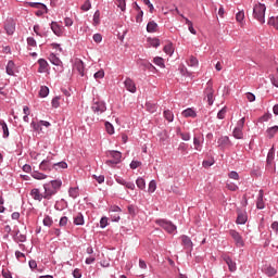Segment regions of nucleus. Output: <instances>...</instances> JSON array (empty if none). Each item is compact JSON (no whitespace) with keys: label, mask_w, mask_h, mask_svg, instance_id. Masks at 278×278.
I'll return each instance as SVG.
<instances>
[{"label":"nucleus","mask_w":278,"mask_h":278,"mask_svg":"<svg viewBox=\"0 0 278 278\" xmlns=\"http://www.w3.org/2000/svg\"><path fill=\"white\" fill-rule=\"evenodd\" d=\"M137 10H139V13L136 16L137 23H142V16H144V12L140 11V7L137 5Z\"/></svg>","instance_id":"49"},{"label":"nucleus","mask_w":278,"mask_h":278,"mask_svg":"<svg viewBox=\"0 0 278 278\" xmlns=\"http://www.w3.org/2000/svg\"><path fill=\"white\" fill-rule=\"evenodd\" d=\"M68 194L70 197H72V199H77L79 197V188L77 187L70 188Z\"/></svg>","instance_id":"29"},{"label":"nucleus","mask_w":278,"mask_h":278,"mask_svg":"<svg viewBox=\"0 0 278 278\" xmlns=\"http://www.w3.org/2000/svg\"><path fill=\"white\" fill-rule=\"evenodd\" d=\"M38 64H39V73H45V71H47V66H49V63H47L45 59H39Z\"/></svg>","instance_id":"23"},{"label":"nucleus","mask_w":278,"mask_h":278,"mask_svg":"<svg viewBox=\"0 0 278 278\" xmlns=\"http://www.w3.org/2000/svg\"><path fill=\"white\" fill-rule=\"evenodd\" d=\"M237 22L242 23L244 21V11H239L236 15Z\"/></svg>","instance_id":"52"},{"label":"nucleus","mask_w":278,"mask_h":278,"mask_svg":"<svg viewBox=\"0 0 278 278\" xmlns=\"http://www.w3.org/2000/svg\"><path fill=\"white\" fill-rule=\"evenodd\" d=\"M180 137L182 138V140L188 141L190 140V132H181Z\"/></svg>","instance_id":"63"},{"label":"nucleus","mask_w":278,"mask_h":278,"mask_svg":"<svg viewBox=\"0 0 278 278\" xmlns=\"http://www.w3.org/2000/svg\"><path fill=\"white\" fill-rule=\"evenodd\" d=\"M182 116L185 118H195L197 112H194V110H192V109H187V110L182 111Z\"/></svg>","instance_id":"22"},{"label":"nucleus","mask_w":278,"mask_h":278,"mask_svg":"<svg viewBox=\"0 0 278 278\" xmlns=\"http://www.w3.org/2000/svg\"><path fill=\"white\" fill-rule=\"evenodd\" d=\"M101 13L99 11H96L93 14V25H99L101 23Z\"/></svg>","instance_id":"40"},{"label":"nucleus","mask_w":278,"mask_h":278,"mask_svg":"<svg viewBox=\"0 0 278 278\" xmlns=\"http://www.w3.org/2000/svg\"><path fill=\"white\" fill-rule=\"evenodd\" d=\"M245 97L248 99V101H250V103H253V101H255V94L248 92L245 93Z\"/></svg>","instance_id":"61"},{"label":"nucleus","mask_w":278,"mask_h":278,"mask_svg":"<svg viewBox=\"0 0 278 278\" xmlns=\"http://www.w3.org/2000/svg\"><path fill=\"white\" fill-rule=\"evenodd\" d=\"M114 1H115V5H117V8L122 10V12H125V8L127 5L125 0H114Z\"/></svg>","instance_id":"37"},{"label":"nucleus","mask_w":278,"mask_h":278,"mask_svg":"<svg viewBox=\"0 0 278 278\" xmlns=\"http://www.w3.org/2000/svg\"><path fill=\"white\" fill-rule=\"evenodd\" d=\"M74 71L78 72V74L80 75V77H84V61L81 60H77L74 64Z\"/></svg>","instance_id":"13"},{"label":"nucleus","mask_w":278,"mask_h":278,"mask_svg":"<svg viewBox=\"0 0 278 278\" xmlns=\"http://www.w3.org/2000/svg\"><path fill=\"white\" fill-rule=\"evenodd\" d=\"M60 99H61L60 97H55L52 99V108H55V109L60 108Z\"/></svg>","instance_id":"57"},{"label":"nucleus","mask_w":278,"mask_h":278,"mask_svg":"<svg viewBox=\"0 0 278 278\" xmlns=\"http://www.w3.org/2000/svg\"><path fill=\"white\" fill-rule=\"evenodd\" d=\"M1 125H2L3 138H8V136H10V130L8 129V124H5V122H3Z\"/></svg>","instance_id":"46"},{"label":"nucleus","mask_w":278,"mask_h":278,"mask_svg":"<svg viewBox=\"0 0 278 278\" xmlns=\"http://www.w3.org/2000/svg\"><path fill=\"white\" fill-rule=\"evenodd\" d=\"M90 8H92V4L90 3V0H87L83 5H81V10L84 12H88V10H90Z\"/></svg>","instance_id":"54"},{"label":"nucleus","mask_w":278,"mask_h":278,"mask_svg":"<svg viewBox=\"0 0 278 278\" xmlns=\"http://www.w3.org/2000/svg\"><path fill=\"white\" fill-rule=\"evenodd\" d=\"M227 114V108H223L218 113H217V118H219V121H223V118H225V115Z\"/></svg>","instance_id":"48"},{"label":"nucleus","mask_w":278,"mask_h":278,"mask_svg":"<svg viewBox=\"0 0 278 278\" xmlns=\"http://www.w3.org/2000/svg\"><path fill=\"white\" fill-rule=\"evenodd\" d=\"M180 240H181L182 245L185 247V249L192 250L193 243H192V240L190 239V237L184 235V236L180 237Z\"/></svg>","instance_id":"14"},{"label":"nucleus","mask_w":278,"mask_h":278,"mask_svg":"<svg viewBox=\"0 0 278 278\" xmlns=\"http://www.w3.org/2000/svg\"><path fill=\"white\" fill-rule=\"evenodd\" d=\"M253 16L254 18H256V21H258V23H262V25H264V23H266V4L257 2L253 7Z\"/></svg>","instance_id":"1"},{"label":"nucleus","mask_w":278,"mask_h":278,"mask_svg":"<svg viewBox=\"0 0 278 278\" xmlns=\"http://www.w3.org/2000/svg\"><path fill=\"white\" fill-rule=\"evenodd\" d=\"M74 225H84V215L81 213H77L74 216Z\"/></svg>","instance_id":"28"},{"label":"nucleus","mask_w":278,"mask_h":278,"mask_svg":"<svg viewBox=\"0 0 278 278\" xmlns=\"http://www.w3.org/2000/svg\"><path fill=\"white\" fill-rule=\"evenodd\" d=\"M147 31L149 34H154V31H157V23L154 21L149 22L147 25Z\"/></svg>","instance_id":"21"},{"label":"nucleus","mask_w":278,"mask_h":278,"mask_svg":"<svg viewBox=\"0 0 278 278\" xmlns=\"http://www.w3.org/2000/svg\"><path fill=\"white\" fill-rule=\"evenodd\" d=\"M228 177H229L230 179H235L236 181H238V179H240V175L238 174V172H235V170L230 172V173L228 174Z\"/></svg>","instance_id":"53"},{"label":"nucleus","mask_w":278,"mask_h":278,"mask_svg":"<svg viewBox=\"0 0 278 278\" xmlns=\"http://www.w3.org/2000/svg\"><path fill=\"white\" fill-rule=\"evenodd\" d=\"M31 177L34 179H38V180H42V179H47V175L40 173V172H33L31 173Z\"/></svg>","instance_id":"33"},{"label":"nucleus","mask_w":278,"mask_h":278,"mask_svg":"<svg viewBox=\"0 0 278 278\" xmlns=\"http://www.w3.org/2000/svg\"><path fill=\"white\" fill-rule=\"evenodd\" d=\"M247 223V215L244 214H239L237 217V224L238 225H244Z\"/></svg>","instance_id":"41"},{"label":"nucleus","mask_w":278,"mask_h":278,"mask_svg":"<svg viewBox=\"0 0 278 278\" xmlns=\"http://www.w3.org/2000/svg\"><path fill=\"white\" fill-rule=\"evenodd\" d=\"M26 4L29 5V8H36L37 10H45V12L47 13V5L40 2H27Z\"/></svg>","instance_id":"20"},{"label":"nucleus","mask_w":278,"mask_h":278,"mask_svg":"<svg viewBox=\"0 0 278 278\" xmlns=\"http://www.w3.org/2000/svg\"><path fill=\"white\" fill-rule=\"evenodd\" d=\"M273 160H275V148H271L267 154V164H273Z\"/></svg>","instance_id":"36"},{"label":"nucleus","mask_w":278,"mask_h":278,"mask_svg":"<svg viewBox=\"0 0 278 278\" xmlns=\"http://www.w3.org/2000/svg\"><path fill=\"white\" fill-rule=\"evenodd\" d=\"M188 64L189 66H199V60H197L194 56H190Z\"/></svg>","instance_id":"55"},{"label":"nucleus","mask_w":278,"mask_h":278,"mask_svg":"<svg viewBox=\"0 0 278 278\" xmlns=\"http://www.w3.org/2000/svg\"><path fill=\"white\" fill-rule=\"evenodd\" d=\"M14 73H16V65L14 61H9L7 64V75L14 76Z\"/></svg>","instance_id":"18"},{"label":"nucleus","mask_w":278,"mask_h":278,"mask_svg":"<svg viewBox=\"0 0 278 278\" xmlns=\"http://www.w3.org/2000/svg\"><path fill=\"white\" fill-rule=\"evenodd\" d=\"M27 45L28 47H36V39H34V37H28Z\"/></svg>","instance_id":"60"},{"label":"nucleus","mask_w":278,"mask_h":278,"mask_svg":"<svg viewBox=\"0 0 278 278\" xmlns=\"http://www.w3.org/2000/svg\"><path fill=\"white\" fill-rule=\"evenodd\" d=\"M43 225L45 227H51V225H53V219L49 215H47L43 218Z\"/></svg>","instance_id":"45"},{"label":"nucleus","mask_w":278,"mask_h":278,"mask_svg":"<svg viewBox=\"0 0 278 278\" xmlns=\"http://www.w3.org/2000/svg\"><path fill=\"white\" fill-rule=\"evenodd\" d=\"M266 275H268V277H274V275H277V269H275V267L273 266H268L265 269Z\"/></svg>","instance_id":"38"},{"label":"nucleus","mask_w":278,"mask_h":278,"mask_svg":"<svg viewBox=\"0 0 278 278\" xmlns=\"http://www.w3.org/2000/svg\"><path fill=\"white\" fill-rule=\"evenodd\" d=\"M223 260H224V262H226V264H227V266H228V268H229V270H230V273H235V270H236V262H233V260H231V257H229V256H227V255H224L223 256Z\"/></svg>","instance_id":"12"},{"label":"nucleus","mask_w":278,"mask_h":278,"mask_svg":"<svg viewBox=\"0 0 278 278\" xmlns=\"http://www.w3.org/2000/svg\"><path fill=\"white\" fill-rule=\"evenodd\" d=\"M230 236L235 240L237 247H244V240L242 236L236 230H230Z\"/></svg>","instance_id":"8"},{"label":"nucleus","mask_w":278,"mask_h":278,"mask_svg":"<svg viewBox=\"0 0 278 278\" xmlns=\"http://www.w3.org/2000/svg\"><path fill=\"white\" fill-rule=\"evenodd\" d=\"M136 185L139 190H144V188H147V181H144V178L142 177L137 178Z\"/></svg>","instance_id":"26"},{"label":"nucleus","mask_w":278,"mask_h":278,"mask_svg":"<svg viewBox=\"0 0 278 278\" xmlns=\"http://www.w3.org/2000/svg\"><path fill=\"white\" fill-rule=\"evenodd\" d=\"M51 29L55 36H62L64 34V27H62L58 22L51 23Z\"/></svg>","instance_id":"10"},{"label":"nucleus","mask_w":278,"mask_h":278,"mask_svg":"<svg viewBox=\"0 0 278 278\" xmlns=\"http://www.w3.org/2000/svg\"><path fill=\"white\" fill-rule=\"evenodd\" d=\"M2 276L4 278H12V274L9 270H5V269L2 270Z\"/></svg>","instance_id":"64"},{"label":"nucleus","mask_w":278,"mask_h":278,"mask_svg":"<svg viewBox=\"0 0 278 278\" xmlns=\"http://www.w3.org/2000/svg\"><path fill=\"white\" fill-rule=\"evenodd\" d=\"M245 118L242 117L241 119H239L237 127L233 129L232 131V136L233 138H236L237 140H242V138H244V134L242 132V129H244V123H245Z\"/></svg>","instance_id":"4"},{"label":"nucleus","mask_w":278,"mask_h":278,"mask_svg":"<svg viewBox=\"0 0 278 278\" xmlns=\"http://www.w3.org/2000/svg\"><path fill=\"white\" fill-rule=\"evenodd\" d=\"M141 165H142V163L139 162V161H132V162L130 163V168H132V170H135V168H138V167L141 166Z\"/></svg>","instance_id":"58"},{"label":"nucleus","mask_w":278,"mask_h":278,"mask_svg":"<svg viewBox=\"0 0 278 278\" xmlns=\"http://www.w3.org/2000/svg\"><path fill=\"white\" fill-rule=\"evenodd\" d=\"M163 51L167 55H173V53H175V48H173V43H168L164 47Z\"/></svg>","instance_id":"31"},{"label":"nucleus","mask_w":278,"mask_h":278,"mask_svg":"<svg viewBox=\"0 0 278 278\" xmlns=\"http://www.w3.org/2000/svg\"><path fill=\"white\" fill-rule=\"evenodd\" d=\"M278 131V126H274L267 129L268 138H275V134Z\"/></svg>","instance_id":"35"},{"label":"nucleus","mask_w":278,"mask_h":278,"mask_svg":"<svg viewBox=\"0 0 278 278\" xmlns=\"http://www.w3.org/2000/svg\"><path fill=\"white\" fill-rule=\"evenodd\" d=\"M193 147H194L195 151H202L203 144H202L201 139L199 137L193 138Z\"/></svg>","instance_id":"24"},{"label":"nucleus","mask_w":278,"mask_h":278,"mask_svg":"<svg viewBox=\"0 0 278 278\" xmlns=\"http://www.w3.org/2000/svg\"><path fill=\"white\" fill-rule=\"evenodd\" d=\"M43 199H51V197H53L54 194H58V191L53 189V187L49 184L43 185Z\"/></svg>","instance_id":"7"},{"label":"nucleus","mask_w":278,"mask_h":278,"mask_svg":"<svg viewBox=\"0 0 278 278\" xmlns=\"http://www.w3.org/2000/svg\"><path fill=\"white\" fill-rule=\"evenodd\" d=\"M108 157H112V160L121 163V160H123V153L112 150L108 152Z\"/></svg>","instance_id":"15"},{"label":"nucleus","mask_w":278,"mask_h":278,"mask_svg":"<svg viewBox=\"0 0 278 278\" xmlns=\"http://www.w3.org/2000/svg\"><path fill=\"white\" fill-rule=\"evenodd\" d=\"M149 192L153 193L155 192V190H157V184L155 182V180H151L149 182Z\"/></svg>","instance_id":"42"},{"label":"nucleus","mask_w":278,"mask_h":278,"mask_svg":"<svg viewBox=\"0 0 278 278\" xmlns=\"http://www.w3.org/2000/svg\"><path fill=\"white\" fill-rule=\"evenodd\" d=\"M49 60L51 64H54V66H60V64H62L60 58H58L54 53L50 54Z\"/></svg>","instance_id":"25"},{"label":"nucleus","mask_w":278,"mask_h":278,"mask_svg":"<svg viewBox=\"0 0 278 278\" xmlns=\"http://www.w3.org/2000/svg\"><path fill=\"white\" fill-rule=\"evenodd\" d=\"M48 185L58 192V190L62 188V180H51L50 182H48Z\"/></svg>","instance_id":"27"},{"label":"nucleus","mask_w":278,"mask_h":278,"mask_svg":"<svg viewBox=\"0 0 278 278\" xmlns=\"http://www.w3.org/2000/svg\"><path fill=\"white\" fill-rule=\"evenodd\" d=\"M217 144L222 150L229 149V147H233V143L231 142L228 136L219 137L217 140Z\"/></svg>","instance_id":"6"},{"label":"nucleus","mask_w":278,"mask_h":278,"mask_svg":"<svg viewBox=\"0 0 278 278\" xmlns=\"http://www.w3.org/2000/svg\"><path fill=\"white\" fill-rule=\"evenodd\" d=\"M153 62H154V64H156V66L164 68V59L156 56V58H154Z\"/></svg>","instance_id":"43"},{"label":"nucleus","mask_w":278,"mask_h":278,"mask_svg":"<svg viewBox=\"0 0 278 278\" xmlns=\"http://www.w3.org/2000/svg\"><path fill=\"white\" fill-rule=\"evenodd\" d=\"M91 110L97 121H103V116L101 115L103 114V112H105V110H108V106H105V102L96 101L92 103Z\"/></svg>","instance_id":"2"},{"label":"nucleus","mask_w":278,"mask_h":278,"mask_svg":"<svg viewBox=\"0 0 278 278\" xmlns=\"http://www.w3.org/2000/svg\"><path fill=\"white\" fill-rule=\"evenodd\" d=\"M125 88L126 90H128V92H136V83H134L131 80V78H126V80L124 81Z\"/></svg>","instance_id":"11"},{"label":"nucleus","mask_w":278,"mask_h":278,"mask_svg":"<svg viewBox=\"0 0 278 278\" xmlns=\"http://www.w3.org/2000/svg\"><path fill=\"white\" fill-rule=\"evenodd\" d=\"M256 207L257 210H264L265 205H264V190H260L258 192V198L256 201Z\"/></svg>","instance_id":"16"},{"label":"nucleus","mask_w":278,"mask_h":278,"mask_svg":"<svg viewBox=\"0 0 278 278\" xmlns=\"http://www.w3.org/2000/svg\"><path fill=\"white\" fill-rule=\"evenodd\" d=\"M226 188H228V190H230L231 192H236V190H238V186L229 181L226 184Z\"/></svg>","instance_id":"47"},{"label":"nucleus","mask_w":278,"mask_h":278,"mask_svg":"<svg viewBox=\"0 0 278 278\" xmlns=\"http://www.w3.org/2000/svg\"><path fill=\"white\" fill-rule=\"evenodd\" d=\"M73 277L74 278H81V270L79 268L74 269Z\"/></svg>","instance_id":"62"},{"label":"nucleus","mask_w":278,"mask_h":278,"mask_svg":"<svg viewBox=\"0 0 278 278\" xmlns=\"http://www.w3.org/2000/svg\"><path fill=\"white\" fill-rule=\"evenodd\" d=\"M204 94L207 99V104L214 105V83L212 80L207 81Z\"/></svg>","instance_id":"3"},{"label":"nucleus","mask_w":278,"mask_h":278,"mask_svg":"<svg viewBox=\"0 0 278 278\" xmlns=\"http://www.w3.org/2000/svg\"><path fill=\"white\" fill-rule=\"evenodd\" d=\"M105 129H106L108 134H110V135L114 134V126L112 124H110V122H105Z\"/></svg>","instance_id":"51"},{"label":"nucleus","mask_w":278,"mask_h":278,"mask_svg":"<svg viewBox=\"0 0 278 278\" xmlns=\"http://www.w3.org/2000/svg\"><path fill=\"white\" fill-rule=\"evenodd\" d=\"M156 225L162 227L167 233H173L174 231H177V226H175L173 223L165 220V219H157Z\"/></svg>","instance_id":"5"},{"label":"nucleus","mask_w":278,"mask_h":278,"mask_svg":"<svg viewBox=\"0 0 278 278\" xmlns=\"http://www.w3.org/2000/svg\"><path fill=\"white\" fill-rule=\"evenodd\" d=\"M4 29L9 36H12V34H14L16 30V23H14L12 20H9L4 25Z\"/></svg>","instance_id":"9"},{"label":"nucleus","mask_w":278,"mask_h":278,"mask_svg":"<svg viewBox=\"0 0 278 278\" xmlns=\"http://www.w3.org/2000/svg\"><path fill=\"white\" fill-rule=\"evenodd\" d=\"M40 170H51L53 168V163L49 160H43L39 165Z\"/></svg>","instance_id":"17"},{"label":"nucleus","mask_w":278,"mask_h":278,"mask_svg":"<svg viewBox=\"0 0 278 278\" xmlns=\"http://www.w3.org/2000/svg\"><path fill=\"white\" fill-rule=\"evenodd\" d=\"M144 5H148L150 13L153 14V10H155V8L153 7V3H151L150 0H143Z\"/></svg>","instance_id":"56"},{"label":"nucleus","mask_w":278,"mask_h":278,"mask_svg":"<svg viewBox=\"0 0 278 278\" xmlns=\"http://www.w3.org/2000/svg\"><path fill=\"white\" fill-rule=\"evenodd\" d=\"M53 168H55V170L60 168H68V164H66V162L53 163Z\"/></svg>","instance_id":"39"},{"label":"nucleus","mask_w":278,"mask_h":278,"mask_svg":"<svg viewBox=\"0 0 278 278\" xmlns=\"http://www.w3.org/2000/svg\"><path fill=\"white\" fill-rule=\"evenodd\" d=\"M268 25H273V27H275V29H278V16L270 17L268 21Z\"/></svg>","instance_id":"44"},{"label":"nucleus","mask_w":278,"mask_h":278,"mask_svg":"<svg viewBox=\"0 0 278 278\" xmlns=\"http://www.w3.org/2000/svg\"><path fill=\"white\" fill-rule=\"evenodd\" d=\"M164 117L166 118V121H168V123H173L175 115H173V112L170 110H166L164 111Z\"/></svg>","instance_id":"34"},{"label":"nucleus","mask_w":278,"mask_h":278,"mask_svg":"<svg viewBox=\"0 0 278 278\" xmlns=\"http://www.w3.org/2000/svg\"><path fill=\"white\" fill-rule=\"evenodd\" d=\"M39 97H41V99H45V97H49V87L42 86L39 90Z\"/></svg>","instance_id":"32"},{"label":"nucleus","mask_w":278,"mask_h":278,"mask_svg":"<svg viewBox=\"0 0 278 278\" xmlns=\"http://www.w3.org/2000/svg\"><path fill=\"white\" fill-rule=\"evenodd\" d=\"M106 225H108V217H102L100 219V227H101V229H105Z\"/></svg>","instance_id":"59"},{"label":"nucleus","mask_w":278,"mask_h":278,"mask_svg":"<svg viewBox=\"0 0 278 278\" xmlns=\"http://www.w3.org/2000/svg\"><path fill=\"white\" fill-rule=\"evenodd\" d=\"M30 197H33L35 201H42V199H45V194L40 193L39 189H33L30 191Z\"/></svg>","instance_id":"19"},{"label":"nucleus","mask_w":278,"mask_h":278,"mask_svg":"<svg viewBox=\"0 0 278 278\" xmlns=\"http://www.w3.org/2000/svg\"><path fill=\"white\" fill-rule=\"evenodd\" d=\"M148 42H149L150 47H153L154 49H157V47H160L159 38H148Z\"/></svg>","instance_id":"30"},{"label":"nucleus","mask_w":278,"mask_h":278,"mask_svg":"<svg viewBox=\"0 0 278 278\" xmlns=\"http://www.w3.org/2000/svg\"><path fill=\"white\" fill-rule=\"evenodd\" d=\"M93 77L94 79H103V77H105V72L103 70H100L93 75Z\"/></svg>","instance_id":"50"}]
</instances>
